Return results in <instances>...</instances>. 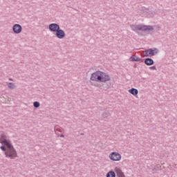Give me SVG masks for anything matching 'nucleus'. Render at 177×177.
<instances>
[{
	"label": "nucleus",
	"mask_w": 177,
	"mask_h": 177,
	"mask_svg": "<svg viewBox=\"0 0 177 177\" xmlns=\"http://www.w3.org/2000/svg\"><path fill=\"white\" fill-rule=\"evenodd\" d=\"M110 80H111L110 75L102 71L93 72L90 77V80L94 81L95 82H107L110 81Z\"/></svg>",
	"instance_id": "obj_1"
},
{
	"label": "nucleus",
	"mask_w": 177,
	"mask_h": 177,
	"mask_svg": "<svg viewBox=\"0 0 177 177\" xmlns=\"http://www.w3.org/2000/svg\"><path fill=\"white\" fill-rule=\"evenodd\" d=\"M131 28L135 32L137 31H153L154 30L153 26L145 25H131Z\"/></svg>",
	"instance_id": "obj_2"
},
{
	"label": "nucleus",
	"mask_w": 177,
	"mask_h": 177,
	"mask_svg": "<svg viewBox=\"0 0 177 177\" xmlns=\"http://www.w3.org/2000/svg\"><path fill=\"white\" fill-rule=\"evenodd\" d=\"M4 154L6 158H10V160H15L17 157V151L15 148L7 149Z\"/></svg>",
	"instance_id": "obj_3"
},
{
	"label": "nucleus",
	"mask_w": 177,
	"mask_h": 177,
	"mask_svg": "<svg viewBox=\"0 0 177 177\" xmlns=\"http://www.w3.org/2000/svg\"><path fill=\"white\" fill-rule=\"evenodd\" d=\"M109 158L112 161H120L121 154H120L118 152H112L109 154Z\"/></svg>",
	"instance_id": "obj_4"
},
{
	"label": "nucleus",
	"mask_w": 177,
	"mask_h": 177,
	"mask_svg": "<svg viewBox=\"0 0 177 177\" xmlns=\"http://www.w3.org/2000/svg\"><path fill=\"white\" fill-rule=\"evenodd\" d=\"M60 28V26L57 24H50L48 26V30L51 31V32H56Z\"/></svg>",
	"instance_id": "obj_5"
},
{
	"label": "nucleus",
	"mask_w": 177,
	"mask_h": 177,
	"mask_svg": "<svg viewBox=\"0 0 177 177\" xmlns=\"http://www.w3.org/2000/svg\"><path fill=\"white\" fill-rule=\"evenodd\" d=\"M55 32H56L55 36L59 39H63V38H64L66 37V32H64V30L60 29V28Z\"/></svg>",
	"instance_id": "obj_6"
},
{
	"label": "nucleus",
	"mask_w": 177,
	"mask_h": 177,
	"mask_svg": "<svg viewBox=\"0 0 177 177\" xmlns=\"http://www.w3.org/2000/svg\"><path fill=\"white\" fill-rule=\"evenodd\" d=\"M22 30H23V28L20 24H16L12 26V31L13 32H15V34H20Z\"/></svg>",
	"instance_id": "obj_7"
},
{
	"label": "nucleus",
	"mask_w": 177,
	"mask_h": 177,
	"mask_svg": "<svg viewBox=\"0 0 177 177\" xmlns=\"http://www.w3.org/2000/svg\"><path fill=\"white\" fill-rule=\"evenodd\" d=\"M149 55L150 56H156V55L158 54V48H149Z\"/></svg>",
	"instance_id": "obj_8"
},
{
	"label": "nucleus",
	"mask_w": 177,
	"mask_h": 177,
	"mask_svg": "<svg viewBox=\"0 0 177 177\" xmlns=\"http://www.w3.org/2000/svg\"><path fill=\"white\" fill-rule=\"evenodd\" d=\"M1 145H5V146H6L7 147V150H9L10 149H13L15 148V147H13L12 145V143H10V140H5L4 142H2Z\"/></svg>",
	"instance_id": "obj_9"
},
{
	"label": "nucleus",
	"mask_w": 177,
	"mask_h": 177,
	"mask_svg": "<svg viewBox=\"0 0 177 177\" xmlns=\"http://www.w3.org/2000/svg\"><path fill=\"white\" fill-rule=\"evenodd\" d=\"M144 63L146 66H153L154 64V60L151 58H146L145 59Z\"/></svg>",
	"instance_id": "obj_10"
},
{
	"label": "nucleus",
	"mask_w": 177,
	"mask_h": 177,
	"mask_svg": "<svg viewBox=\"0 0 177 177\" xmlns=\"http://www.w3.org/2000/svg\"><path fill=\"white\" fill-rule=\"evenodd\" d=\"M5 140H9L8 137L6 134L2 133L0 136V143L5 142Z\"/></svg>",
	"instance_id": "obj_11"
},
{
	"label": "nucleus",
	"mask_w": 177,
	"mask_h": 177,
	"mask_svg": "<svg viewBox=\"0 0 177 177\" xmlns=\"http://www.w3.org/2000/svg\"><path fill=\"white\" fill-rule=\"evenodd\" d=\"M115 173L118 177H124L125 175L120 168H115Z\"/></svg>",
	"instance_id": "obj_12"
},
{
	"label": "nucleus",
	"mask_w": 177,
	"mask_h": 177,
	"mask_svg": "<svg viewBox=\"0 0 177 177\" xmlns=\"http://www.w3.org/2000/svg\"><path fill=\"white\" fill-rule=\"evenodd\" d=\"M129 93L133 95V96H136L138 93H139V91L135 88H131V89L129 90Z\"/></svg>",
	"instance_id": "obj_13"
},
{
	"label": "nucleus",
	"mask_w": 177,
	"mask_h": 177,
	"mask_svg": "<svg viewBox=\"0 0 177 177\" xmlns=\"http://www.w3.org/2000/svg\"><path fill=\"white\" fill-rule=\"evenodd\" d=\"M130 59L131 62H143V59L138 56H136V57L131 56Z\"/></svg>",
	"instance_id": "obj_14"
},
{
	"label": "nucleus",
	"mask_w": 177,
	"mask_h": 177,
	"mask_svg": "<svg viewBox=\"0 0 177 177\" xmlns=\"http://www.w3.org/2000/svg\"><path fill=\"white\" fill-rule=\"evenodd\" d=\"M54 131L55 132L56 135L59 136V132H62V129L59 126H55L54 127Z\"/></svg>",
	"instance_id": "obj_15"
},
{
	"label": "nucleus",
	"mask_w": 177,
	"mask_h": 177,
	"mask_svg": "<svg viewBox=\"0 0 177 177\" xmlns=\"http://www.w3.org/2000/svg\"><path fill=\"white\" fill-rule=\"evenodd\" d=\"M102 117L103 118H108V120L110 119V112L106 111L102 113Z\"/></svg>",
	"instance_id": "obj_16"
},
{
	"label": "nucleus",
	"mask_w": 177,
	"mask_h": 177,
	"mask_svg": "<svg viewBox=\"0 0 177 177\" xmlns=\"http://www.w3.org/2000/svg\"><path fill=\"white\" fill-rule=\"evenodd\" d=\"M106 177H115V172L110 171L106 174Z\"/></svg>",
	"instance_id": "obj_17"
},
{
	"label": "nucleus",
	"mask_w": 177,
	"mask_h": 177,
	"mask_svg": "<svg viewBox=\"0 0 177 177\" xmlns=\"http://www.w3.org/2000/svg\"><path fill=\"white\" fill-rule=\"evenodd\" d=\"M8 87L9 89H15L16 88V86L15 85L14 83L10 82L8 84Z\"/></svg>",
	"instance_id": "obj_18"
},
{
	"label": "nucleus",
	"mask_w": 177,
	"mask_h": 177,
	"mask_svg": "<svg viewBox=\"0 0 177 177\" xmlns=\"http://www.w3.org/2000/svg\"><path fill=\"white\" fill-rule=\"evenodd\" d=\"M33 106L35 109H38V107H39V106H41V104H39V102L35 101V102H33Z\"/></svg>",
	"instance_id": "obj_19"
},
{
	"label": "nucleus",
	"mask_w": 177,
	"mask_h": 177,
	"mask_svg": "<svg viewBox=\"0 0 177 177\" xmlns=\"http://www.w3.org/2000/svg\"><path fill=\"white\" fill-rule=\"evenodd\" d=\"M1 150H2V151H6V150H8V149H6V147L3 145H2L1 147H0Z\"/></svg>",
	"instance_id": "obj_20"
},
{
	"label": "nucleus",
	"mask_w": 177,
	"mask_h": 177,
	"mask_svg": "<svg viewBox=\"0 0 177 177\" xmlns=\"http://www.w3.org/2000/svg\"><path fill=\"white\" fill-rule=\"evenodd\" d=\"M145 56L147 57L148 56H150V54L149 53V49L148 50H146L145 51Z\"/></svg>",
	"instance_id": "obj_21"
},
{
	"label": "nucleus",
	"mask_w": 177,
	"mask_h": 177,
	"mask_svg": "<svg viewBox=\"0 0 177 177\" xmlns=\"http://www.w3.org/2000/svg\"><path fill=\"white\" fill-rule=\"evenodd\" d=\"M149 70L156 71V70H157V68L156 67V66H153L149 67Z\"/></svg>",
	"instance_id": "obj_22"
},
{
	"label": "nucleus",
	"mask_w": 177,
	"mask_h": 177,
	"mask_svg": "<svg viewBox=\"0 0 177 177\" xmlns=\"http://www.w3.org/2000/svg\"><path fill=\"white\" fill-rule=\"evenodd\" d=\"M152 171H153V172H156V171H158V169H157V168L154 167Z\"/></svg>",
	"instance_id": "obj_23"
},
{
	"label": "nucleus",
	"mask_w": 177,
	"mask_h": 177,
	"mask_svg": "<svg viewBox=\"0 0 177 177\" xmlns=\"http://www.w3.org/2000/svg\"><path fill=\"white\" fill-rule=\"evenodd\" d=\"M59 138H64V134H60Z\"/></svg>",
	"instance_id": "obj_24"
},
{
	"label": "nucleus",
	"mask_w": 177,
	"mask_h": 177,
	"mask_svg": "<svg viewBox=\"0 0 177 177\" xmlns=\"http://www.w3.org/2000/svg\"><path fill=\"white\" fill-rule=\"evenodd\" d=\"M80 135H84V133H81Z\"/></svg>",
	"instance_id": "obj_25"
},
{
	"label": "nucleus",
	"mask_w": 177,
	"mask_h": 177,
	"mask_svg": "<svg viewBox=\"0 0 177 177\" xmlns=\"http://www.w3.org/2000/svg\"><path fill=\"white\" fill-rule=\"evenodd\" d=\"M9 80H10V81H12V79L10 78Z\"/></svg>",
	"instance_id": "obj_26"
}]
</instances>
